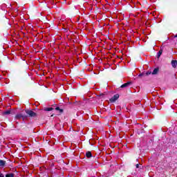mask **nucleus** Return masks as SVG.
<instances>
[{
	"label": "nucleus",
	"mask_w": 177,
	"mask_h": 177,
	"mask_svg": "<svg viewBox=\"0 0 177 177\" xmlns=\"http://www.w3.org/2000/svg\"><path fill=\"white\" fill-rule=\"evenodd\" d=\"M15 120H23V121H24V120H27V115H26L25 113H17L15 117Z\"/></svg>",
	"instance_id": "f257e3e1"
},
{
	"label": "nucleus",
	"mask_w": 177,
	"mask_h": 177,
	"mask_svg": "<svg viewBox=\"0 0 177 177\" xmlns=\"http://www.w3.org/2000/svg\"><path fill=\"white\" fill-rule=\"evenodd\" d=\"M25 112L26 113V115L27 117H37V113L34 112L33 111H31V110H25Z\"/></svg>",
	"instance_id": "f03ea898"
},
{
	"label": "nucleus",
	"mask_w": 177,
	"mask_h": 177,
	"mask_svg": "<svg viewBox=\"0 0 177 177\" xmlns=\"http://www.w3.org/2000/svg\"><path fill=\"white\" fill-rule=\"evenodd\" d=\"M119 97H120V95L115 94L111 99H109V102H111V103H114L115 100H118Z\"/></svg>",
	"instance_id": "7ed1b4c3"
},
{
	"label": "nucleus",
	"mask_w": 177,
	"mask_h": 177,
	"mask_svg": "<svg viewBox=\"0 0 177 177\" xmlns=\"http://www.w3.org/2000/svg\"><path fill=\"white\" fill-rule=\"evenodd\" d=\"M131 84H132V82H128L127 83H124V84H122L120 86V88H127V87L129 86V85H131Z\"/></svg>",
	"instance_id": "20e7f679"
},
{
	"label": "nucleus",
	"mask_w": 177,
	"mask_h": 177,
	"mask_svg": "<svg viewBox=\"0 0 177 177\" xmlns=\"http://www.w3.org/2000/svg\"><path fill=\"white\" fill-rule=\"evenodd\" d=\"M158 71H160V68H155L152 72V75H156L158 74Z\"/></svg>",
	"instance_id": "39448f33"
},
{
	"label": "nucleus",
	"mask_w": 177,
	"mask_h": 177,
	"mask_svg": "<svg viewBox=\"0 0 177 177\" xmlns=\"http://www.w3.org/2000/svg\"><path fill=\"white\" fill-rule=\"evenodd\" d=\"M5 165H6V161H5L3 160H0V167L3 168V167H5Z\"/></svg>",
	"instance_id": "423d86ee"
},
{
	"label": "nucleus",
	"mask_w": 177,
	"mask_h": 177,
	"mask_svg": "<svg viewBox=\"0 0 177 177\" xmlns=\"http://www.w3.org/2000/svg\"><path fill=\"white\" fill-rule=\"evenodd\" d=\"M171 66L174 68H176L177 66V61L176 60H172L171 61Z\"/></svg>",
	"instance_id": "0eeeda50"
},
{
	"label": "nucleus",
	"mask_w": 177,
	"mask_h": 177,
	"mask_svg": "<svg viewBox=\"0 0 177 177\" xmlns=\"http://www.w3.org/2000/svg\"><path fill=\"white\" fill-rule=\"evenodd\" d=\"M86 156L87 157V158H91L92 157V152L91 151H87L86 153Z\"/></svg>",
	"instance_id": "6e6552de"
},
{
	"label": "nucleus",
	"mask_w": 177,
	"mask_h": 177,
	"mask_svg": "<svg viewBox=\"0 0 177 177\" xmlns=\"http://www.w3.org/2000/svg\"><path fill=\"white\" fill-rule=\"evenodd\" d=\"M55 110L57 111H59L60 114H62V113L64 111L63 109H60V107L59 106L55 107Z\"/></svg>",
	"instance_id": "1a4fd4ad"
},
{
	"label": "nucleus",
	"mask_w": 177,
	"mask_h": 177,
	"mask_svg": "<svg viewBox=\"0 0 177 177\" xmlns=\"http://www.w3.org/2000/svg\"><path fill=\"white\" fill-rule=\"evenodd\" d=\"M161 55H162V49H160L157 54V57L158 59H160V57H161Z\"/></svg>",
	"instance_id": "9d476101"
},
{
	"label": "nucleus",
	"mask_w": 177,
	"mask_h": 177,
	"mask_svg": "<svg viewBox=\"0 0 177 177\" xmlns=\"http://www.w3.org/2000/svg\"><path fill=\"white\" fill-rule=\"evenodd\" d=\"M10 113H11L10 110H8V111L3 112L2 115H9V114H10Z\"/></svg>",
	"instance_id": "9b49d317"
},
{
	"label": "nucleus",
	"mask_w": 177,
	"mask_h": 177,
	"mask_svg": "<svg viewBox=\"0 0 177 177\" xmlns=\"http://www.w3.org/2000/svg\"><path fill=\"white\" fill-rule=\"evenodd\" d=\"M52 110H54L53 107H46L44 108V111H52Z\"/></svg>",
	"instance_id": "f8f14e48"
},
{
	"label": "nucleus",
	"mask_w": 177,
	"mask_h": 177,
	"mask_svg": "<svg viewBox=\"0 0 177 177\" xmlns=\"http://www.w3.org/2000/svg\"><path fill=\"white\" fill-rule=\"evenodd\" d=\"M6 177H15V174L10 173L6 174Z\"/></svg>",
	"instance_id": "ddd939ff"
},
{
	"label": "nucleus",
	"mask_w": 177,
	"mask_h": 177,
	"mask_svg": "<svg viewBox=\"0 0 177 177\" xmlns=\"http://www.w3.org/2000/svg\"><path fill=\"white\" fill-rule=\"evenodd\" d=\"M150 74H152L151 71H147V72L145 73V75H150Z\"/></svg>",
	"instance_id": "4468645a"
},
{
	"label": "nucleus",
	"mask_w": 177,
	"mask_h": 177,
	"mask_svg": "<svg viewBox=\"0 0 177 177\" xmlns=\"http://www.w3.org/2000/svg\"><path fill=\"white\" fill-rule=\"evenodd\" d=\"M145 76V72H143L142 73H140L138 77H143Z\"/></svg>",
	"instance_id": "2eb2a0df"
},
{
	"label": "nucleus",
	"mask_w": 177,
	"mask_h": 177,
	"mask_svg": "<svg viewBox=\"0 0 177 177\" xmlns=\"http://www.w3.org/2000/svg\"><path fill=\"white\" fill-rule=\"evenodd\" d=\"M136 167L139 168V164L138 163L136 165Z\"/></svg>",
	"instance_id": "dca6fc26"
},
{
	"label": "nucleus",
	"mask_w": 177,
	"mask_h": 177,
	"mask_svg": "<svg viewBox=\"0 0 177 177\" xmlns=\"http://www.w3.org/2000/svg\"><path fill=\"white\" fill-rule=\"evenodd\" d=\"M0 177H5L3 174H0Z\"/></svg>",
	"instance_id": "f3484780"
},
{
	"label": "nucleus",
	"mask_w": 177,
	"mask_h": 177,
	"mask_svg": "<svg viewBox=\"0 0 177 177\" xmlns=\"http://www.w3.org/2000/svg\"><path fill=\"white\" fill-rule=\"evenodd\" d=\"M51 117H53V115H51Z\"/></svg>",
	"instance_id": "a211bd4d"
}]
</instances>
